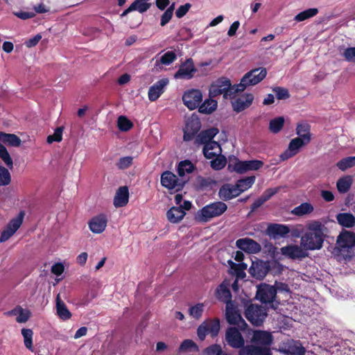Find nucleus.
Masks as SVG:
<instances>
[{"instance_id":"nucleus-6","label":"nucleus","mask_w":355,"mask_h":355,"mask_svg":"<svg viewBox=\"0 0 355 355\" xmlns=\"http://www.w3.org/2000/svg\"><path fill=\"white\" fill-rule=\"evenodd\" d=\"M201 128V122L198 115L193 114L186 121L185 127L183 128V139L190 141L194 139Z\"/></svg>"},{"instance_id":"nucleus-31","label":"nucleus","mask_w":355,"mask_h":355,"mask_svg":"<svg viewBox=\"0 0 355 355\" xmlns=\"http://www.w3.org/2000/svg\"><path fill=\"white\" fill-rule=\"evenodd\" d=\"M129 191L126 186L120 187L116 192L114 198V205L115 207H122L128 203Z\"/></svg>"},{"instance_id":"nucleus-45","label":"nucleus","mask_w":355,"mask_h":355,"mask_svg":"<svg viewBox=\"0 0 355 355\" xmlns=\"http://www.w3.org/2000/svg\"><path fill=\"white\" fill-rule=\"evenodd\" d=\"M313 211V207L311 203L304 202L299 206L295 207L292 211V214L297 216H302L311 214Z\"/></svg>"},{"instance_id":"nucleus-32","label":"nucleus","mask_w":355,"mask_h":355,"mask_svg":"<svg viewBox=\"0 0 355 355\" xmlns=\"http://www.w3.org/2000/svg\"><path fill=\"white\" fill-rule=\"evenodd\" d=\"M204 156L207 159H213L218 154H220L221 148L220 144L215 141L206 144L202 149Z\"/></svg>"},{"instance_id":"nucleus-17","label":"nucleus","mask_w":355,"mask_h":355,"mask_svg":"<svg viewBox=\"0 0 355 355\" xmlns=\"http://www.w3.org/2000/svg\"><path fill=\"white\" fill-rule=\"evenodd\" d=\"M309 143L305 141L299 137H295L290 141L288 148L281 155L280 157L282 160L288 159L296 155L300 148L309 144Z\"/></svg>"},{"instance_id":"nucleus-41","label":"nucleus","mask_w":355,"mask_h":355,"mask_svg":"<svg viewBox=\"0 0 355 355\" xmlns=\"http://www.w3.org/2000/svg\"><path fill=\"white\" fill-rule=\"evenodd\" d=\"M12 314L17 315L16 320L19 323L26 322L31 317V312L24 309L21 306H17L11 311Z\"/></svg>"},{"instance_id":"nucleus-62","label":"nucleus","mask_w":355,"mask_h":355,"mask_svg":"<svg viewBox=\"0 0 355 355\" xmlns=\"http://www.w3.org/2000/svg\"><path fill=\"white\" fill-rule=\"evenodd\" d=\"M191 8V4L189 3L180 6L175 11V15L178 18L183 17L189 11Z\"/></svg>"},{"instance_id":"nucleus-18","label":"nucleus","mask_w":355,"mask_h":355,"mask_svg":"<svg viewBox=\"0 0 355 355\" xmlns=\"http://www.w3.org/2000/svg\"><path fill=\"white\" fill-rule=\"evenodd\" d=\"M273 340L272 334L266 331L256 330L254 331L251 341L257 346L270 347Z\"/></svg>"},{"instance_id":"nucleus-59","label":"nucleus","mask_w":355,"mask_h":355,"mask_svg":"<svg viewBox=\"0 0 355 355\" xmlns=\"http://www.w3.org/2000/svg\"><path fill=\"white\" fill-rule=\"evenodd\" d=\"M272 92L275 94L278 100H286L290 97L288 90L282 87H275L272 88Z\"/></svg>"},{"instance_id":"nucleus-38","label":"nucleus","mask_w":355,"mask_h":355,"mask_svg":"<svg viewBox=\"0 0 355 355\" xmlns=\"http://www.w3.org/2000/svg\"><path fill=\"white\" fill-rule=\"evenodd\" d=\"M277 189H267L261 197L254 200V202L251 205L252 211H254L260 207L264 202L268 201L272 196H273L277 193Z\"/></svg>"},{"instance_id":"nucleus-10","label":"nucleus","mask_w":355,"mask_h":355,"mask_svg":"<svg viewBox=\"0 0 355 355\" xmlns=\"http://www.w3.org/2000/svg\"><path fill=\"white\" fill-rule=\"evenodd\" d=\"M196 72L197 69L194 65L193 60L189 58L180 64L179 69L174 74V78L190 80L194 77Z\"/></svg>"},{"instance_id":"nucleus-42","label":"nucleus","mask_w":355,"mask_h":355,"mask_svg":"<svg viewBox=\"0 0 355 355\" xmlns=\"http://www.w3.org/2000/svg\"><path fill=\"white\" fill-rule=\"evenodd\" d=\"M198 111L202 114H211L216 110L217 107V101L213 99H206L200 105H199Z\"/></svg>"},{"instance_id":"nucleus-58","label":"nucleus","mask_w":355,"mask_h":355,"mask_svg":"<svg viewBox=\"0 0 355 355\" xmlns=\"http://www.w3.org/2000/svg\"><path fill=\"white\" fill-rule=\"evenodd\" d=\"M198 183L201 189H209L212 188L216 181L210 178L200 177L198 179Z\"/></svg>"},{"instance_id":"nucleus-64","label":"nucleus","mask_w":355,"mask_h":355,"mask_svg":"<svg viewBox=\"0 0 355 355\" xmlns=\"http://www.w3.org/2000/svg\"><path fill=\"white\" fill-rule=\"evenodd\" d=\"M222 350L220 345L217 344L211 345L205 349L208 355H219Z\"/></svg>"},{"instance_id":"nucleus-46","label":"nucleus","mask_w":355,"mask_h":355,"mask_svg":"<svg viewBox=\"0 0 355 355\" xmlns=\"http://www.w3.org/2000/svg\"><path fill=\"white\" fill-rule=\"evenodd\" d=\"M187 351L197 352L199 351V347L193 340L191 339H185L180 344L178 348V352H184Z\"/></svg>"},{"instance_id":"nucleus-35","label":"nucleus","mask_w":355,"mask_h":355,"mask_svg":"<svg viewBox=\"0 0 355 355\" xmlns=\"http://www.w3.org/2000/svg\"><path fill=\"white\" fill-rule=\"evenodd\" d=\"M0 142L13 147H19L21 144V139L15 134L0 132Z\"/></svg>"},{"instance_id":"nucleus-37","label":"nucleus","mask_w":355,"mask_h":355,"mask_svg":"<svg viewBox=\"0 0 355 355\" xmlns=\"http://www.w3.org/2000/svg\"><path fill=\"white\" fill-rule=\"evenodd\" d=\"M56 309L57 314L60 319L66 320L71 318V313L67 309L64 302L60 299L59 294L56 297Z\"/></svg>"},{"instance_id":"nucleus-24","label":"nucleus","mask_w":355,"mask_h":355,"mask_svg":"<svg viewBox=\"0 0 355 355\" xmlns=\"http://www.w3.org/2000/svg\"><path fill=\"white\" fill-rule=\"evenodd\" d=\"M254 100V96L252 94H245L236 98L232 102V107L235 112H241L249 107Z\"/></svg>"},{"instance_id":"nucleus-50","label":"nucleus","mask_w":355,"mask_h":355,"mask_svg":"<svg viewBox=\"0 0 355 355\" xmlns=\"http://www.w3.org/2000/svg\"><path fill=\"white\" fill-rule=\"evenodd\" d=\"M118 128L123 132H127L133 127L132 122L125 116H119L117 119Z\"/></svg>"},{"instance_id":"nucleus-11","label":"nucleus","mask_w":355,"mask_h":355,"mask_svg":"<svg viewBox=\"0 0 355 355\" xmlns=\"http://www.w3.org/2000/svg\"><path fill=\"white\" fill-rule=\"evenodd\" d=\"M225 339L227 344L232 348L241 349L245 347L244 338L236 327L227 329Z\"/></svg>"},{"instance_id":"nucleus-14","label":"nucleus","mask_w":355,"mask_h":355,"mask_svg":"<svg viewBox=\"0 0 355 355\" xmlns=\"http://www.w3.org/2000/svg\"><path fill=\"white\" fill-rule=\"evenodd\" d=\"M184 104L190 110L197 108L202 101V94L200 90L192 89L185 92L182 96Z\"/></svg>"},{"instance_id":"nucleus-12","label":"nucleus","mask_w":355,"mask_h":355,"mask_svg":"<svg viewBox=\"0 0 355 355\" xmlns=\"http://www.w3.org/2000/svg\"><path fill=\"white\" fill-rule=\"evenodd\" d=\"M161 184L168 189L180 191L182 189L184 182L180 180L173 173L166 171L161 175Z\"/></svg>"},{"instance_id":"nucleus-49","label":"nucleus","mask_w":355,"mask_h":355,"mask_svg":"<svg viewBox=\"0 0 355 355\" xmlns=\"http://www.w3.org/2000/svg\"><path fill=\"white\" fill-rule=\"evenodd\" d=\"M0 158L3 163L9 168L12 169L13 168V162L9 153L3 144L0 143Z\"/></svg>"},{"instance_id":"nucleus-34","label":"nucleus","mask_w":355,"mask_h":355,"mask_svg":"<svg viewBox=\"0 0 355 355\" xmlns=\"http://www.w3.org/2000/svg\"><path fill=\"white\" fill-rule=\"evenodd\" d=\"M336 218L338 223L342 227L351 228L355 225V217L351 213H339Z\"/></svg>"},{"instance_id":"nucleus-52","label":"nucleus","mask_w":355,"mask_h":355,"mask_svg":"<svg viewBox=\"0 0 355 355\" xmlns=\"http://www.w3.org/2000/svg\"><path fill=\"white\" fill-rule=\"evenodd\" d=\"M336 166L343 171L349 168H352L355 166V157H347L343 158L337 162Z\"/></svg>"},{"instance_id":"nucleus-51","label":"nucleus","mask_w":355,"mask_h":355,"mask_svg":"<svg viewBox=\"0 0 355 355\" xmlns=\"http://www.w3.org/2000/svg\"><path fill=\"white\" fill-rule=\"evenodd\" d=\"M21 334L24 337V345L31 351H33V332L31 329H22Z\"/></svg>"},{"instance_id":"nucleus-53","label":"nucleus","mask_w":355,"mask_h":355,"mask_svg":"<svg viewBox=\"0 0 355 355\" xmlns=\"http://www.w3.org/2000/svg\"><path fill=\"white\" fill-rule=\"evenodd\" d=\"M208 324V332L211 337H215L218 334L220 330V320L218 318L207 321Z\"/></svg>"},{"instance_id":"nucleus-27","label":"nucleus","mask_w":355,"mask_h":355,"mask_svg":"<svg viewBox=\"0 0 355 355\" xmlns=\"http://www.w3.org/2000/svg\"><path fill=\"white\" fill-rule=\"evenodd\" d=\"M282 254L290 259H303L307 254L300 246L296 245H288L281 248Z\"/></svg>"},{"instance_id":"nucleus-56","label":"nucleus","mask_w":355,"mask_h":355,"mask_svg":"<svg viewBox=\"0 0 355 355\" xmlns=\"http://www.w3.org/2000/svg\"><path fill=\"white\" fill-rule=\"evenodd\" d=\"M11 182V176L7 168L0 166V186L8 185Z\"/></svg>"},{"instance_id":"nucleus-54","label":"nucleus","mask_w":355,"mask_h":355,"mask_svg":"<svg viewBox=\"0 0 355 355\" xmlns=\"http://www.w3.org/2000/svg\"><path fill=\"white\" fill-rule=\"evenodd\" d=\"M227 160L223 155L218 154L214 159L211 161V166L214 170H220L226 165Z\"/></svg>"},{"instance_id":"nucleus-3","label":"nucleus","mask_w":355,"mask_h":355,"mask_svg":"<svg viewBox=\"0 0 355 355\" xmlns=\"http://www.w3.org/2000/svg\"><path fill=\"white\" fill-rule=\"evenodd\" d=\"M227 209V205L222 201H216L203 207L198 212L200 220L208 222L211 218L223 215Z\"/></svg>"},{"instance_id":"nucleus-8","label":"nucleus","mask_w":355,"mask_h":355,"mask_svg":"<svg viewBox=\"0 0 355 355\" xmlns=\"http://www.w3.org/2000/svg\"><path fill=\"white\" fill-rule=\"evenodd\" d=\"M271 266L269 261L257 259L253 261L248 270L250 276L257 280H262L270 270Z\"/></svg>"},{"instance_id":"nucleus-19","label":"nucleus","mask_w":355,"mask_h":355,"mask_svg":"<svg viewBox=\"0 0 355 355\" xmlns=\"http://www.w3.org/2000/svg\"><path fill=\"white\" fill-rule=\"evenodd\" d=\"M107 224V218L104 214L92 217L88 222L90 231L95 234L102 233L105 230Z\"/></svg>"},{"instance_id":"nucleus-63","label":"nucleus","mask_w":355,"mask_h":355,"mask_svg":"<svg viewBox=\"0 0 355 355\" xmlns=\"http://www.w3.org/2000/svg\"><path fill=\"white\" fill-rule=\"evenodd\" d=\"M343 55L347 61H355V47L347 48L344 51Z\"/></svg>"},{"instance_id":"nucleus-36","label":"nucleus","mask_w":355,"mask_h":355,"mask_svg":"<svg viewBox=\"0 0 355 355\" xmlns=\"http://www.w3.org/2000/svg\"><path fill=\"white\" fill-rule=\"evenodd\" d=\"M297 137L310 143L311 140V126L307 123H298L296 127Z\"/></svg>"},{"instance_id":"nucleus-25","label":"nucleus","mask_w":355,"mask_h":355,"mask_svg":"<svg viewBox=\"0 0 355 355\" xmlns=\"http://www.w3.org/2000/svg\"><path fill=\"white\" fill-rule=\"evenodd\" d=\"M218 133V129L216 128H210L200 132L196 137L194 144L196 145L208 144L212 141L214 137Z\"/></svg>"},{"instance_id":"nucleus-23","label":"nucleus","mask_w":355,"mask_h":355,"mask_svg":"<svg viewBox=\"0 0 355 355\" xmlns=\"http://www.w3.org/2000/svg\"><path fill=\"white\" fill-rule=\"evenodd\" d=\"M168 80L162 78L150 87L148 92V99L155 101L164 92L165 87L168 85Z\"/></svg>"},{"instance_id":"nucleus-39","label":"nucleus","mask_w":355,"mask_h":355,"mask_svg":"<svg viewBox=\"0 0 355 355\" xmlns=\"http://www.w3.org/2000/svg\"><path fill=\"white\" fill-rule=\"evenodd\" d=\"M196 169V166L188 159L179 162L177 172L180 177H183L186 173H191Z\"/></svg>"},{"instance_id":"nucleus-44","label":"nucleus","mask_w":355,"mask_h":355,"mask_svg":"<svg viewBox=\"0 0 355 355\" xmlns=\"http://www.w3.org/2000/svg\"><path fill=\"white\" fill-rule=\"evenodd\" d=\"M352 184V178L349 176L340 178L336 183L337 189L340 193H347Z\"/></svg>"},{"instance_id":"nucleus-40","label":"nucleus","mask_w":355,"mask_h":355,"mask_svg":"<svg viewBox=\"0 0 355 355\" xmlns=\"http://www.w3.org/2000/svg\"><path fill=\"white\" fill-rule=\"evenodd\" d=\"M176 59V53L174 51H168L164 53L159 60H156L155 67L160 68V64L168 66L175 61Z\"/></svg>"},{"instance_id":"nucleus-22","label":"nucleus","mask_w":355,"mask_h":355,"mask_svg":"<svg viewBox=\"0 0 355 355\" xmlns=\"http://www.w3.org/2000/svg\"><path fill=\"white\" fill-rule=\"evenodd\" d=\"M236 246L243 251L248 253L255 254L261 251V247L259 243L252 239H239L236 242Z\"/></svg>"},{"instance_id":"nucleus-60","label":"nucleus","mask_w":355,"mask_h":355,"mask_svg":"<svg viewBox=\"0 0 355 355\" xmlns=\"http://www.w3.org/2000/svg\"><path fill=\"white\" fill-rule=\"evenodd\" d=\"M132 164V157L130 156L123 157L119 159L116 166L119 169L123 170L129 168Z\"/></svg>"},{"instance_id":"nucleus-26","label":"nucleus","mask_w":355,"mask_h":355,"mask_svg":"<svg viewBox=\"0 0 355 355\" xmlns=\"http://www.w3.org/2000/svg\"><path fill=\"white\" fill-rule=\"evenodd\" d=\"M230 282L224 280L216 290V298L224 303H233L232 301V293L229 289Z\"/></svg>"},{"instance_id":"nucleus-48","label":"nucleus","mask_w":355,"mask_h":355,"mask_svg":"<svg viewBox=\"0 0 355 355\" xmlns=\"http://www.w3.org/2000/svg\"><path fill=\"white\" fill-rule=\"evenodd\" d=\"M318 13V8H309L298 13L294 19L296 21H302L315 16Z\"/></svg>"},{"instance_id":"nucleus-33","label":"nucleus","mask_w":355,"mask_h":355,"mask_svg":"<svg viewBox=\"0 0 355 355\" xmlns=\"http://www.w3.org/2000/svg\"><path fill=\"white\" fill-rule=\"evenodd\" d=\"M186 213L181 207H173L166 212L168 220L172 223L180 222L185 216Z\"/></svg>"},{"instance_id":"nucleus-2","label":"nucleus","mask_w":355,"mask_h":355,"mask_svg":"<svg viewBox=\"0 0 355 355\" xmlns=\"http://www.w3.org/2000/svg\"><path fill=\"white\" fill-rule=\"evenodd\" d=\"M239 92H241V91L239 90V84L232 86L230 80L225 77L218 78L215 83L211 84L209 89V93L213 96L223 94L225 98H234Z\"/></svg>"},{"instance_id":"nucleus-61","label":"nucleus","mask_w":355,"mask_h":355,"mask_svg":"<svg viewBox=\"0 0 355 355\" xmlns=\"http://www.w3.org/2000/svg\"><path fill=\"white\" fill-rule=\"evenodd\" d=\"M208 332V324L204 321L197 329V335L200 340H204Z\"/></svg>"},{"instance_id":"nucleus-13","label":"nucleus","mask_w":355,"mask_h":355,"mask_svg":"<svg viewBox=\"0 0 355 355\" xmlns=\"http://www.w3.org/2000/svg\"><path fill=\"white\" fill-rule=\"evenodd\" d=\"M227 322L230 324H236L241 329H245L247 323L243 319L241 313L233 303H227L225 310Z\"/></svg>"},{"instance_id":"nucleus-29","label":"nucleus","mask_w":355,"mask_h":355,"mask_svg":"<svg viewBox=\"0 0 355 355\" xmlns=\"http://www.w3.org/2000/svg\"><path fill=\"white\" fill-rule=\"evenodd\" d=\"M149 0H135L131 5L125 9L121 15L120 17H124L130 12L137 10L140 13L146 12L151 6V3H148Z\"/></svg>"},{"instance_id":"nucleus-7","label":"nucleus","mask_w":355,"mask_h":355,"mask_svg":"<svg viewBox=\"0 0 355 355\" xmlns=\"http://www.w3.org/2000/svg\"><path fill=\"white\" fill-rule=\"evenodd\" d=\"M24 215V211H21L17 217L9 221L1 234L0 243H3L8 241L17 231L23 223Z\"/></svg>"},{"instance_id":"nucleus-21","label":"nucleus","mask_w":355,"mask_h":355,"mask_svg":"<svg viewBox=\"0 0 355 355\" xmlns=\"http://www.w3.org/2000/svg\"><path fill=\"white\" fill-rule=\"evenodd\" d=\"M336 244L341 249L355 246V233L345 230H342L337 238Z\"/></svg>"},{"instance_id":"nucleus-9","label":"nucleus","mask_w":355,"mask_h":355,"mask_svg":"<svg viewBox=\"0 0 355 355\" xmlns=\"http://www.w3.org/2000/svg\"><path fill=\"white\" fill-rule=\"evenodd\" d=\"M277 295V288L274 286L261 284L257 286L256 297L263 304L272 303Z\"/></svg>"},{"instance_id":"nucleus-20","label":"nucleus","mask_w":355,"mask_h":355,"mask_svg":"<svg viewBox=\"0 0 355 355\" xmlns=\"http://www.w3.org/2000/svg\"><path fill=\"white\" fill-rule=\"evenodd\" d=\"M290 232L291 230L288 225L279 223H270L266 229V234L275 239L284 238Z\"/></svg>"},{"instance_id":"nucleus-47","label":"nucleus","mask_w":355,"mask_h":355,"mask_svg":"<svg viewBox=\"0 0 355 355\" xmlns=\"http://www.w3.org/2000/svg\"><path fill=\"white\" fill-rule=\"evenodd\" d=\"M284 118L278 116L270 121L269 130L274 133H278L282 129L284 124Z\"/></svg>"},{"instance_id":"nucleus-57","label":"nucleus","mask_w":355,"mask_h":355,"mask_svg":"<svg viewBox=\"0 0 355 355\" xmlns=\"http://www.w3.org/2000/svg\"><path fill=\"white\" fill-rule=\"evenodd\" d=\"M62 132H63V128L62 127H58L53 135H49L47 137L46 141L49 144H52L54 141L60 142L62 139Z\"/></svg>"},{"instance_id":"nucleus-55","label":"nucleus","mask_w":355,"mask_h":355,"mask_svg":"<svg viewBox=\"0 0 355 355\" xmlns=\"http://www.w3.org/2000/svg\"><path fill=\"white\" fill-rule=\"evenodd\" d=\"M204 311V304L202 303H198L192 306L189 309V315L195 319H199Z\"/></svg>"},{"instance_id":"nucleus-5","label":"nucleus","mask_w":355,"mask_h":355,"mask_svg":"<svg viewBox=\"0 0 355 355\" xmlns=\"http://www.w3.org/2000/svg\"><path fill=\"white\" fill-rule=\"evenodd\" d=\"M267 314L261 306L250 303L245 311V316L253 325L262 324Z\"/></svg>"},{"instance_id":"nucleus-28","label":"nucleus","mask_w":355,"mask_h":355,"mask_svg":"<svg viewBox=\"0 0 355 355\" xmlns=\"http://www.w3.org/2000/svg\"><path fill=\"white\" fill-rule=\"evenodd\" d=\"M241 194L239 189L234 185L225 184L223 185L218 191V196L220 199L227 201L239 196Z\"/></svg>"},{"instance_id":"nucleus-43","label":"nucleus","mask_w":355,"mask_h":355,"mask_svg":"<svg viewBox=\"0 0 355 355\" xmlns=\"http://www.w3.org/2000/svg\"><path fill=\"white\" fill-rule=\"evenodd\" d=\"M255 182V176H248L241 178L236 182V187L239 189V192H242L250 189Z\"/></svg>"},{"instance_id":"nucleus-15","label":"nucleus","mask_w":355,"mask_h":355,"mask_svg":"<svg viewBox=\"0 0 355 355\" xmlns=\"http://www.w3.org/2000/svg\"><path fill=\"white\" fill-rule=\"evenodd\" d=\"M279 350L287 355H304L306 352L300 341L294 340H288L284 343Z\"/></svg>"},{"instance_id":"nucleus-4","label":"nucleus","mask_w":355,"mask_h":355,"mask_svg":"<svg viewBox=\"0 0 355 355\" xmlns=\"http://www.w3.org/2000/svg\"><path fill=\"white\" fill-rule=\"evenodd\" d=\"M267 75L265 67H259L251 69L241 78L239 84V90L243 92L248 87L254 86L261 82Z\"/></svg>"},{"instance_id":"nucleus-30","label":"nucleus","mask_w":355,"mask_h":355,"mask_svg":"<svg viewBox=\"0 0 355 355\" xmlns=\"http://www.w3.org/2000/svg\"><path fill=\"white\" fill-rule=\"evenodd\" d=\"M240 355H272L270 347L248 345L239 350Z\"/></svg>"},{"instance_id":"nucleus-1","label":"nucleus","mask_w":355,"mask_h":355,"mask_svg":"<svg viewBox=\"0 0 355 355\" xmlns=\"http://www.w3.org/2000/svg\"><path fill=\"white\" fill-rule=\"evenodd\" d=\"M324 225L319 221L310 224L307 232L301 238V244L306 250H319L324 242Z\"/></svg>"},{"instance_id":"nucleus-16","label":"nucleus","mask_w":355,"mask_h":355,"mask_svg":"<svg viewBox=\"0 0 355 355\" xmlns=\"http://www.w3.org/2000/svg\"><path fill=\"white\" fill-rule=\"evenodd\" d=\"M263 166L261 160L252 159L248 161L238 160L234 165V170L239 174L245 173L249 171H257Z\"/></svg>"}]
</instances>
